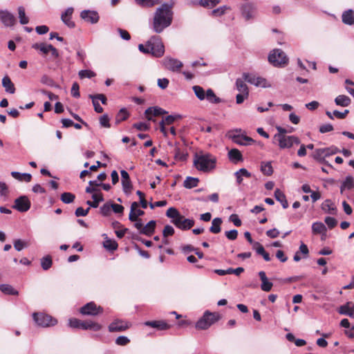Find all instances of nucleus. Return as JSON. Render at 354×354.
<instances>
[{"label":"nucleus","instance_id":"obj_23","mask_svg":"<svg viewBox=\"0 0 354 354\" xmlns=\"http://www.w3.org/2000/svg\"><path fill=\"white\" fill-rule=\"evenodd\" d=\"M327 228L322 222H315L312 225V232L315 234H322L326 236Z\"/></svg>","mask_w":354,"mask_h":354},{"label":"nucleus","instance_id":"obj_48","mask_svg":"<svg viewBox=\"0 0 354 354\" xmlns=\"http://www.w3.org/2000/svg\"><path fill=\"white\" fill-rule=\"evenodd\" d=\"M89 98L92 100V103L94 106V110L98 113H101L103 112V108L100 105L99 100L95 97V95H89Z\"/></svg>","mask_w":354,"mask_h":354},{"label":"nucleus","instance_id":"obj_40","mask_svg":"<svg viewBox=\"0 0 354 354\" xmlns=\"http://www.w3.org/2000/svg\"><path fill=\"white\" fill-rule=\"evenodd\" d=\"M75 198V194L71 192H64L61 194V201L66 204H70L74 201Z\"/></svg>","mask_w":354,"mask_h":354},{"label":"nucleus","instance_id":"obj_33","mask_svg":"<svg viewBox=\"0 0 354 354\" xmlns=\"http://www.w3.org/2000/svg\"><path fill=\"white\" fill-rule=\"evenodd\" d=\"M223 221L221 218L217 217L212 220V226L209 227V232L213 234H218L221 232V225Z\"/></svg>","mask_w":354,"mask_h":354},{"label":"nucleus","instance_id":"obj_4","mask_svg":"<svg viewBox=\"0 0 354 354\" xmlns=\"http://www.w3.org/2000/svg\"><path fill=\"white\" fill-rule=\"evenodd\" d=\"M216 161L211 156H194V165L198 170L208 171L215 167Z\"/></svg>","mask_w":354,"mask_h":354},{"label":"nucleus","instance_id":"obj_64","mask_svg":"<svg viewBox=\"0 0 354 354\" xmlns=\"http://www.w3.org/2000/svg\"><path fill=\"white\" fill-rule=\"evenodd\" d=\"M229 220L234 223V225L239 227L241 225V221L237 214H233L230 216Z\"/></svg>","mask_w":354,"mask_h":354},{"label":"nucleus","instance_id":"obj_61","mask_svg":"<svg viewBox=\"0 0 354 354\" xmlns=\"http://www.w3.org/2000/svg\"><path fill=\"white\" fill-rule=\"evenodd\" d=\"M80 86L77 82H74L71 88V95L73 97L78 98L80 96Z\"/></svg>","mask_w":354,"mask_h":354},{"label":"nucleus","instance_id":"obj_38","mask_svg":"<svg viewBox=\"0 0 354 354\" xmlns=\"http://www.w3.org/2000/svg\"><path fill=\"white\" fill-rule=\"evenodd\" d=\"M199 180L198 178L188 176L184 180L183 186L187 189H192L198 185Z\"/></svg>","mask_w":354,"mask_h":354},{"label":"nucleus","instance_id":"obj_18","mask_svg":"<svg viewBox=\"0 0 354 354\" xmlns=\"http://www.w3.org/2000/svg\"><path fill=\"white\" fill-rule=\"evenodd\" d=\"M322 209L327 214L336 215L337 213V207H335L334 203L330 200H325L322 204Z\"/></svg>","mask_w":354,"mask_h":354},{"label":"nucleus","instance_id":"obj_57","mask_svg":"<svg viewBox=\"0 0 354 354\" xmlns=\"http://www.w3.org/2000/svg\"><path fill=\"white\" fill-rule=\"evenodd\" d=\"M111 203H106L100 207V213L104 216H109L111 213Z\"/></svg>","mask_w":354,"mask_h":354},{"label":"nucleus","instance_id":"obj_12","mask_svg":"<svg viewBox=\"0 0 354 354\" xmlns=\"http://www.w3.org/2000/svg\"><path fill=\"white\" fill-rule=\"evenodd\" d=\"M342 152L344 155H351L352 152L347 149L343 148L340 150L335 146H331L327 148H320L316 150L317 155H335L336 153Z\"/></svg>","mask_w":354,"mask_h":354},{"label":"nucleus","instance_id":"obj_32","mask_svg":"<svg viewBox=\"0 0 354 354\" xmlns=\"http://www.w3.org/2000/svg\"><path fill=\"white\" fill-rule=\"evenodd\" d=\"M156 225V221H153V220L150 221L142 229V234L147 235V236H151L154 232Z\"/></svg>","mask_w":354,"mask_h":354},{"label":"nucleus","instance_id":"obj_47","mask_svg":"<svg viewBox=\"0 0 354 354\" xmlns=\"http://www.w3.org/2000/svg\"><path fill=\"white\" fill-rule=\"evenodd\" d=\"M181 223L182 224H180V226H181L180 230H187L194 226V221L193 219L185 218L184 217V218L181 221Z\"/></svg>","mask_w":354,"mask_h":354},{"label":"nucleus","instance_id":"obj_54","mask_svg":"<svg viewBox=\"0 0 354 354\" xmlns=\"http://www.w3.org/2000/svg\"><path fill=\"white\" fill-rule=\"evenodd\" d=\"M115 344L119 346H126L130 342V339L126 336H119L115 339Z\"/></svg>","mask_w":354,"mask_h":354},{"label":"nucleus","instance_id":"obj_53","mask_svg":"<svg viewBox=\"0 0 354 354\" xmlns=\"http://www.w3.org/2000/svg\"><path fill=\"white\" fill-rule=\"evenodd\" d=\"M218 3V0H201L200 4L203 7L213 8Z\"/></svg>","mask_w":354,"mask_h":354},{"label":"nucleus","instance_id":"obj_20","mask_svg":"<svg viewBox=\"0 0 354 354\" xmlns=\"http://www.w3.org/2000/svg\"><path fill=\"white\" fill-rule=\"evenodd\" d=\"M259 278L261 281V288L262 290L265 292H269L271 290L272 288V283L269 281L268 277H266V272L264 271H260L259 272Z\"/></svg>","mask_w":354,"mask_h":354},{"label":"nucleus","instance_id":"obj_2","mask_svg":"<svg viewBox=\"0 0 354 354\" xmlns=\"http://www.w3.org/2000/svg\"><path fill=\"white\" fill-rule=\"evenodd\" d=\"M139 50L145 54H151L156 57H160L164 55L165 46L162 42L161 37L158 35L152 36L146 45L139 44Z\"/></svg>","mask_w":354,"mask_h":354},{"label":"nucleus","instance_id":"obj_7","mask_svg":"<svg viewBox=\"0 0 354 354\" xmlns=\"http://www.w3.org/2000/svg\"><path fill=\"white\" fill-rule=\"evenodd\" d=\"M268 61L274 66H284L288 62V58L281 49H275L269 55Z\"/></svg>","mask_w":354,"mask_h":354},{"label":"nucleus","instance_id":"obj_5","mask_svg":"<svg viewBox=\"0 0 354 354\" xmlns=\"http://www.w3.org/2000/svg\"><path fill=\"white\" fill-rule=\"evenodd\" d=\"M227 136L234 143L240 145H251L254 142V140L243 134L241 129L231 130L227 132Z\"/></svg>","mask_w":354,"mask_h":354},{"label":"nucleus","instance_id":"obj_1","mask_svg":"<svg viewBox=\"0 0 354 354\" xmlns=\"http://www.w3.org/2000/svg\"><path fill=\"white\" fill-rule=\"evenodd\" d=\"M172 15L171 7L168 4H162L155 12L153 21V30L157 33L162 32L171 24Z\"/></svg>","mask_w":354,"mask_h":354},{"label":"nucleus","instance_id":"obj_63","mask_svg":"<svg viewBox=\"0 0 354 354\" xmlns=\"http://www.w3.org/2000/svg\"><path fill=\"white\" fill-rule=\"evenodd\" d=\"M226 237L231 241H234L237 238L238 231L236 230H231L225 232Z\"/></svg>","mask_w":354,"mask_h":354},{"label":"nucleus","instance_id":"obj_10","mask_svg":"<svg viewBox=\"0 0 354 354\" xmlns=\"http://www.w3.org/2000/svg\"><path fill=\"white\" fill-rule=\"evenodd\" d=\"M31 206V202L28 196L24 195L17 198L14 201L12 208L19 212H26L28 211Z\"/></svg>","mask_w":354,"mask_h":354},{"label":"nucleus","instance_id":"obj_14","mask_svg":"<svg viewBox=\"0 0 354 354\" xmlns=\"http://www.w3.org/2000/svg\"><path fill=\"white\" fill-rule=\"evenodd\" d=\"M0 19L6 26H12L16 23L15 16L8 10H0Z\"/></svg>","mask_w":354,"mask_h":354},{"label":"nucleus","instance_id":"obj_41","mask_svg":"<svg viewBox=\"0 0 354 354\" xmlns=\"http://www.w3.org/2000/svg\"><path fill=\"white\" fill-rule=\"evenodd\" d=\"M14 248L15 249L20 252L24 248H26L28 247L29 244L27 241L21 240V239H16L13 242Z\"/></svg>","mask_w":354,"mask_h":354},{"label":"nucleus","instance_id":"obj_6","mask_svg":"<svg viewBox=\"0 0 354 354\" xmlns=\"http://www.w3.org/2000/svg\"><path fill=\"white\" fill-rule=\"evenodd\" d=\"M32 319L38 326L43 328L53 326L57 323L56 319L41 312L32 313Z\"/></svg>","mask_w":354,"mask_h":354},{"label":"nucleus","instance_id":"obj_56","mask_svg":"<svg viewBox=\"0 0 354 354\" xmlns=\"http://www.w3.org/2000/svg\"><path fill=\"white\" fill-rule=\"evenodd\" d=\"M342 184L346 189H352L354 187L353 178L351 176H346Z\"/></svg>","mask_w":354,"mask_h":354},{"label":"nucleus","instance_id":"obj_51","mask_svg":"<svg viewBox=\"0 0 354 354\" xmlns=\"http://www.w3.org/2000/svg\"><path fill=\"white\" fill-rule=\"evenodd\" d=\"M122 185L123 192L126 194H129L133 187L131 180H122Z\"/></svg>","mask_w":354,"mask_h":354},{"label":"nucleus","instance_id":"obj_58","mask_svg":"<svg viewBox=\"0 0 354 354\" xmlns=\"http://www.w3.org/2000/svg\"><path fill=\"white\" fill-rule=\"evenodd\" d=\"M100 123L102 127L109 128L111 127L108 115L104 114L100 118Z\"/></svg>","mask_w":354,"mask_h":354},{"label":"nucleus","instance_id":"obj_26","mask_svg":"<svg viewBox=\"0 0 354 354\" xmlns=\"http://www.w3.org/2000/svg\"><path fill=\"white\" fill-rule=\"evenodd\" d=\"M236 183L241 185L243 182V177L250 178L251 174L245 168H241L234 173Z\"/></svg>","mask_w":354,"mask_h":354},{"label":"nucleus","instance_id":"obj_11","mask_svg":"<svg viewBox=\"0 0 354 354\" xmlns=\"http://www.w3.org/2000/svg\"><path fill=\"white\" fill-rule=\"evenodd\" d=\"M80 312L84 315L96 316L102 313L103 308L100 306H97L94 302L91 301L80 308Z\"/></svg>","mask_w":354,"mask_h":354},{"label":"nucleus","instance_id":"obj_34","mask_svg":"<svg viewBox=\"0 0 354 354\" xmlns=\"http://www.w3.org/2000/svg\"><path fill=\"white\" fill-rule=\"evenodd\" d=\"M342 21L348 25L354 24V11L352 10L345 11L342 15Z\"/></svg>","mask_w":354,"mask_h":354},{"label":"nucleus","instance_id":"obj_15","mask_svg":"<svg viewBox=\"0 0 354 354\" xmlns=\"http://www.w3.org/2000/svg\"><path fill=\"white\" fill-rule=\"evenodd\" d=\"M80 17L86 21L91 24H96L100 18L98 13L93 10H83Z\"/></svg>","mask_w":354,"mask_h":354},{"label":"nucleus","instance_id":"obj_24","mask_svg":"<svg viewBox=\"0 0 354 354\" xmlns=\"http://www.w3.org/2000/svg\"><path fill=\"white\" fill-rule=\"evenodd\" d=\"M235 86L239 93H245V95H249V88L243 77L236 79Z\"/></svg>","mask_w":354,"mask_h":354},{"label":"nucleus","instance_id":"obj_17","mask_svg":"<svg viewBox=\"0 0 354 354\" xmlns=\"http://www.w3.org/2000/svg\"><path fill=\"white\" fill-rule=\"evenodd\" d=\"M166 113V111L158 106L149 107L145 112V117L148 120H151L153 116H159Z\"/></svg>","mask_w":354,"mask_h":354},{"label":"nucleus","instance_id":"obj_27","mask_svg":"<svg viewBox=\"0 0 354 354\" xmlns=\"http://www.w3.org/2000/svg\"><path fill=\"white\" fill-rule=\"evenodd\" d=\"M145 325L159 330H166L169 328V326L164 321H148L145 323Z\"/></svg>","mask_w":354,"mask_h":354},{"label":"nucleus","instance_id":"obj_13","mask_svg":"<svg viewBox=\"0 0 354 354\" xmlns=\"http://www.w3.org/2000/svg\"><path fill=\"white\" fill-rule=\"evenodd\" d=\"M129 328L128 322H124L122 319H115L111 323L108 327L109 331L111 333L113 332H122Z\"/></svg>","mask_w":354,"mask_h":354},{"label":"nucleus","instance_id":"obj_9","mask_svg":"<svg viewBox=\"0 0 354 354\" xmlns=\"http://www.w3.org/2000/svg\"><path fill=\"white\" fill-rule=\"evenodd\" d=\"M242 77L245 82L251 84H254L256 86H261L263 88L270 86L265 78L261 77H257L256 75L251 73H244L242 75Z\"/></svg>","mask_w":354,"mask_h":354},{"label":"nucleus","instance_id":"obj_62","mask_svg":"<svg viewBox=\"0 0 354 354\" xmlns=\"http://www.w3.org/2000/svg\"><path fill=\"white\" fill-rule=\"evenodd\" d=\"M89 210H90V207H88L87 209H84L82 207H80L75 209V215L77 217L85 216L88 214Z\"/></svg>","mask_w":354,"mask_h":354},{"label":"nucleus","instance_id":"obj_16","mask_svg":"<svg viewBox=\"0 0 354 354\" xmlns=\"http://www.w3.org/2000/svg\"><path fill=\"white\" fill-rule=\"evenodd\" d=\"M164 65L170 71H178L182 68L183 63L176 59L166 58L164 59Z\"/></svg>","mask_w":354,"mask_h":354},{"label":"nucleus","instance_id":"obj_19","mask_svg":"<svg viewBox=\"0 0 354 354\" xmlns=\"http://www.w3.org/2000/svg\"><path fill=\"white\" fill-rule=\"evenodd\" d=\"M242 15L245 20L252 19L255 14V8L251 3H245L241 8Z\"/></svg>","mask_w":354,"mask_h":354},{"label":"nucleus","instance_id":"obj_3","mask_svg":"<svg viewBox=\"0 0 354 354\" xmlns=\"http://www.w3.org/2000/svg\"><path fill=\"white\" fill-rule=\"evenodd\" d=\"M221 315L218 313H210L206 311L203 316L201 317L196 324V328L199 330H205L213 324L221 319Z\"/></svg>","mask_w":354,"mask_h":354},{"label":"nucleus","instance_id":"obj_35","mask_svg":"<svg viewBox=\"0 0 354 354\" xmlns=\"http://www.w3.org/2000/svg\"><path fill=\"white\" fill-rule=\"evenodd\" d=\"M0 290L8 295H18L19 292L9 284H0Z\"/></svg>","mask_w":354,"mask_h":354},{"label":"nucleus","instance_id":"obj_21","mask_svg":"<svg viewBox=\"0 0 354 354\" xmlns=\"http://www.w3.org/2000/svg\"><path fill=\"white\" fill-rule=\"evenodd\" d=\"M73 12V8H68L62 15V20L63 22L69 28H72L75 27V23L71 20V17Z\"/></svg>","mask_w":354,"mask_h":354},{"label":"nucleus","instance_id":"obj_50","mask_svg":"<svg viewBox=\"0 0 354 354\" xmlns=\"http://www.w3.org/2000/svg\"><path fill=\"white\" fill-rule=\"evenodd\" d=\"M78 75L80 79L92 78L96 75L95 73L91 70H82L79 72Z\"/></svg>","mask_w":354,"mask_h":354},{"label":"nucleus","instance_id":"obj_59","mask_svg":"<svg viewBox=\"0 0 354 354\" xmlns=\"http://www.w3.org/2000/svg\"><path fill=\"white\" fill-rule=\"evenodd\" d=\"M324 221L330 229L335 227L337 224V221L335 218L330 216H326Z\"/></svg>","mask_w":354,"mask_h":354},{"label":"nucleus","instance_id":"obj_44","mask_svg":"<svg viewBox=\"0 0 354 354\" xmlns=\"http://www.w3.org/2000/svg\"><path fill=\"white\" fill-rule=\"evenodd\" d=\"M129 116V113H128L127 109L124 108L121 109L116 115L115 121L117 123H119L120 122L127 120Z\"/></svg>","mask_w":354,"mask_h":354},{"label":"nucleus","instance_id":"obj_31","mask_svg":"<svg viewBox=\"0 0 354 354\" xmlns=\"http://www.w3.org/2000/svg\"><path fill=\"white\" fill-rule=\"evenodd\" d=\"M92 198L93 201H86V204L89 205V207L97 208L99 205V203L104 201V197L102 193L93 194L92 195Z\"/></svg>","mask_w":354,"mask_h":354},{"label":"nucleus","instance_id":"obj_52","mask_svg":"<svg viewBox=\"0 0 354 354\" xmlns=\"http://www.w3.org/2000/svg\"><path fill=\"white\" fill-rule=\"evenodd\" d=\"M40 82L43 84H46V85L49 86H55V83L54 80L51 77L48 76L47 75H44L41 77Z\"/></svg>","mask_w":354,"mask_h":354},{"label":"nucleus","instance_id":"obj_22","mask_svg":"<svg viewBox=\"0 0 354 354\" xmlns=\"http://www.w3.org/2000/svg\"><path fill=\"white\" fill-rule=\"evenodd\" d=\"M354 311V304L352 302H347L346 304L341 306L338 309V313L341 315H347L350 317H352Z\"/></svg>","mask_w":354,"mask_h":354},{"label":"nucleus","instance_id":"obj_55","mask_svg":"<svg viewBox=\"0 0 354 354\" xmlns=\"http://www.w3.org/2000/svg\"><path fill=\"white\" fill-rule=\"evenodd\" d=\"M179 214L180 212L175 207H169L166 212V216L171 218V220L177 217Z\"/></svg>","mask_w":354,"mask_h":354},{"label":"nucleus","instance_id":"obj_25","mask_svg":"<svg viewBox=\"0 0 354 354\" xmlns=\"http://www.w3.org/2000/svg\"><path fill=\"white\" fill-rule=\"evenodd\" d=\"M2 86L5 88L6 91L9 93L13 94L16 91L14 84L8 75L4 76L2 79Z\"/></svg>","mask_w":354,"mask_h":354},{"label":"nucleus","instance_id":"obj_46","mask_svg":"<svg viewBox=\"0 0 354 354\" xmlns=\"http://www.w3.org/2000/svg\"><path fill=\"white\" fill-rule=\"evenodd\" d=\"M193 91L196 95V96L201 100H203L205 99V92L203 87L200 86H194Z\"/></svg>","mask_w":354,"mask_h":354},{"label":"nucleus","instance_id":"obj_28","mask_svg":"<svg viewBox=\"0 0 354 354\" xmlns=\"http://www.w3.org/2000/svg\"><path fill=\"white\" fill-rule=\"evenodd\" d=\"M274 196L276 200L281 204L283 209H286L288 207V203L286 200V197L280 189H277L274 191Z\"/></svg>","mask_w":354,"mask_h":354},{"label":"nucleus","instance_id":"obj_30","mask_svg":"<svg viewBox=\"0 0 354 354\" xmlns=\"http://www.w3.org/2000/svg\"><path fill=\"white\" fill-rule=\"evenodd\" d=\"M335 102L337 106H348L351 103V98L345 95H339L337 96L335 99Z\"/></svg>","mask_w":354,"mask_h":354},{"label":"nucleus","instance_id":"obj_45","mask_svg":"<svg viewBox=\"0 0 354 354\" xmlns=\"http://www.w3.org/2000/svg\"><path fill=\"white\" fill-rule=\"evenodd\" d=\"M136 2L143 7H152L160 3L161 0H135Z\"/></svg>","mask_w":354,"mask_h":354},{"label":"nucleus","instance_id":"obj_43","mask_svg":"<svg viewBox=\"0 0 354 354\" xmlns=\"http://www.w3.org/2000/svg\"><path fill=\"white\" fill-rule=\"evenodd\" d=\"M261 171L266 176H270L273 173V169L270 162H261Z\"/></svg>","mask_w":354,"mask_h":354},{"label":"nucleus","instance_id":"obj_39","mask_svg":"<svg viewBox=\"0 0 354 354\" xmlns=\"http://www.w3.org/2000/svg\"><path fill=\"white\" fill-rule=\"evenodd\" d=\"M18 14L19 22L22 25L27 24L29 22L28 17L26 15L25 8L23 6L18 8Z\"/></svg>","mask_w":354,"mask_h":354},{"label":"nucleus","instance_id":"obj_49","mask_svg":"<svg viewBox=\"0 0 354 354\" xmlns=\"http://www.w3.org/2000/svg\"><path fill=\"white\" fill-rule=\"evenodd\" d=\"M52 264L53 261L50 256H46L41 259V266L44 270H48Z\"/></svg>","mask_w":354,"mask_h":354},{"label":"nucleus","instance_id":"obj_36","mask_svg":"<svg viewBox=\"0 0 354 354\" xmlns=\"http://www.w3.org/2000/svg\"><path fill=\"white\" fill-rule=\"evenodd\" d=\"M49 44L46 43H35L32 44V48L39 50V52L43 55H46L50 52V48H48Z\"/></svg>","mask_w":354,"mask_h":354},{"label":"nucleus","instance_id":"obj_42","mask_svg":"<svg viewBox=\"0 0 354 354\" xmlns=\"http://www.w3.org/2000/svg\"><path fill=\"white\" fill-rule=\"evenodd\" d=\"M104 247L109 251H114L118 248V243L115 241L106 239L103 243Z\"/></svg>","mask_w":354,"mask_h":354},{"label":"nucleus","instance_id":"obj_8","mask_svg":"<svg viewBox=\"0 0 354 354\" xmlns=\"http://www.w3.org/2000/svg\"><path fill=\"white\" fill-rule=\"evenodd\" d=\"M274 138L275 141L278 142L279 147L282 149L290 148L294 144H299V138L293 136L275 135Z\"/></svg>","mask_w":354,"mask_h":354},{"label":"nucleus","instance_id":"obj_37","mask_svg":"<svg viewBox=\"0 0 354 354\" xmlns=\"http://www.w3.org/2000/svg\"><path fill=\"white\" fill-rule=\"evenodd\" d=\"M205 98L211 103L218 104L221 102V100L217 97L212 88L207 90L205 93Z\"/></svg>","mask_w":354,"mask_h":354},{"label":"nucleus","instance_id":"obj_29","mask_svg":"<svg viewBox=\"0 0 354 354\" xmlns=\"http://www.w3.org/2000/svg\"><path fill=\"white\" fill-rule=\"evenodd\" d=\"M11 176L19 181L30 182L32 179V175L28 173H20L18 171H12Z\"/></svg>","mask_w":354,"mask_h":354},{"label":"nucleus","instance_id":"obj_60","mask_svg":"<svg viewBox=\"0 0 354 354\" xmlns=\"http://www.w3.org/2000/svg\"><path fill=\"white\" fill-rule=\"evenodd\" d=\"M174 229L171 225H167L164 227L162 235L165 238H166L169 236H172L174 234Z\"/></svg>","mask_w":354,"mask_h":354}]
</instances>
